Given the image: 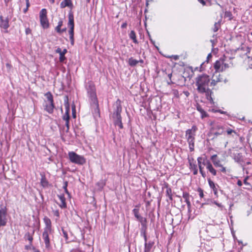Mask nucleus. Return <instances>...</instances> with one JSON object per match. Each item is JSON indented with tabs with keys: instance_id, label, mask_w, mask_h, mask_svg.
<instances>
[{
	"instance_id": "f257e3e1",
	"label": "nucleus",
	"mask_w": 252,
	"mask_h": 252,
	"mask_svg": "<svg viewBox=\"0 0 252 252\" xmlns=\"http://www.w3.org/2000/svg\"><path fill=\"white\" fill-rule=\"evenodd\" d=\"M210 77L206 74H201L195 78V85L197 91L201 94L205 93L208 100L212 101L211 91L209 89Z\"/></svg>"
},
{
	"instance_id": "f03ea898",
	"label": "nucleus",
	"mask_w": 252,
	"mask_h": 252,
	"mask_svg": "<svg viewBox=\"0 0 252 252\" xmlns=\"http://www.w3.org/2000/svg\"><path fill=\"white\" fill-rule=\"evenodd\" d=\"M54 230L43 229L42 238L45 244L46 250L50 251L52 249L51 242L54 239Z\"/></svg>"
},
{
	"instance_id": "7ed1b4c3",
	"label": "nucleus",
	"mask_w": 252,
	"mask_h": 252,
	"mask_svg": "<svg viewBox=\"0 0 252 252\" xmlns=\"http://www.w3.org/2000/svg\"><path fill=\"white\" fill-rule=\"evenodd\" d=\"M197 128L196 126H193L191 128L189 129L186 131V138L189 145L190 152L194 151L195 136Z\"/></svg>"
},
{
	"instance_id": "20e7f679",
	"label": "nucleus",
	"mask_w": 252,
	"mask_h": 252,
	"mask_svg": "<svg viewBox=\"0 0 252 252\" xmlns=\"http://www.w3.org/2000/svg\"><path fill=\"white\" fill-rule=\"evenodd\" d=\"M45 96L46 99L44 102V109L48 113L51 114L53 112L55 108L53 95L49 92L45 94Z\"/></svg>"
},
{
	"instance_id": "39448f33",
	"label": "nucleus",
	"mask_w": 252,
	"mask_h": 252,
	"mask_svg": "<svg viewBox=\"0 0 252 252\" xmlns=\"http://www.w3.org/2000/svg\"><path fill=\"white\" fill-rule=\"evenodd\" d=\"M116 109L114 113V118L115 119V125L118 126L120 128L122 129L123 127L122 123V118L121 116V113L122 112V106L121 101L118 99L116 102Z\"/></svg>"
},
{
	"instance_id": "423d86ee",
	"label": "nucleus",
	"mask_w": 252,
	"mask_h": 252,
	"mask_svg": "<svg viewBox=\"0 0 252 252\" xmlns=\"http://www.w3.org/2000/svg\"><path fill=\"white\" fill-rule=\"evenodd\" d=\"M68 158L71 162L77 164L83 165L86 162V159L83 156L79 155L74 152L68 153Z\"/></svg>"
},
{
	"instance_id": "0eeeda50",
	"label": "nucleus",
	"mask_w": 252,
	"mask_h": 252,
	"mask_svg": "<svg viewBox=\"0 0 252 252\" xmlns=\"http://www.w3.org/2000/svg\"><path fill=\"white\" fill-rule=\"evenodd\" d=\"M68 26L69 27L68 33L69 34V38L72 45L74 44V17L72 14L69 13L68 15Z\"/></svg>"
},
{
	"instance_id": "6e6552de",
	"label": "nucleus",
	"mask_w": 252,
	"mask_h": 252,
	"mask_svg": "<svg viewBox=\"0 0 252 252\" xmlns=\"http://www.w3.org/2000/svg\"><path fill=\"white\" fill-rule=\"evenodd\" d=\"M88 94L91 99L94 102H96V94L95 92V88L94 85L92 83H88L86 86Z\"/></svg>"
},
{
	"instance_id": "1a4fd4ad",
	"label": "nucleus",
	"mask_w": 252,
	"mask_h": 252,
	"mask_svg": "<svg viewBox=\"0 0 252 252\" xmlns=\"http://www.w3.org/2000/svg\"><path fill=\"white\" fill-rule=\"evenodd\" d=\"M40 22L41 26L44 29L49 27V22L47 17V10L46 9H42L39 13Z\"/></svg>"
},
{
	"instance_id": "9d476101",
	"label": "nucleus",
	"mask_w": 252,
	"mask_h": 252,
	"mask_svg": "<svg viewBox=\"0 0 252 252\" xmlns=\"http://www.w3.org/2000/svg\"><path fill=\"white\" fill-rule=\"evenodd\" d=\"M201 164L206 166V168L213 175H217V170L213 167L211 162L206 158H203Z\"/></svg>"
},
{
	"instance_id": "9b49d317",
	"label": "nucleus",
	"mask_w": 252,
	"mask_h": 252,
	"mask_svg": "<svg viewBox=\"0 0 252 252\" xmlns=\"http://www.w3.org/2000/svg\"><path fill=\"white\" fill-rule=\"evenodd\" d=\"M7 211L5 207H1L0 208V227L4 226L7 222Z\"/></svg>"
},
{
	"instance_id": "f8f14e48",
	"label": "nucleus",
	"mask_w": 252,
	"mask_h": 252,
	"mask_svg": "<svg viewBox=\"0 0 252 252\" xmlns=\"http://www.w3.org/2000/svg\"><path fill=\"white\" fill-rule=\"evenodd\" d=\"M65 112L63 116V120L65 121V126L68 129L69 128V111H70V108L69 105L68 103H66L65 104Z\"/></svg>"
},
{
	"instance_id": "ddd939ff",
	"label": "nucleus",
	"mask_w": 252,
	"mask_h": 252,
	"mask_svg": "<svg viewBox=\"0 0 252 252\" xmlns=\"http://www.w3.org/2000/svg\"><path fill=\"white\" fill-rule=\"evenodd\" d=\"M135 217L139 220L142 225H144L146 222V220L145 218L141 217L139 214V209L134 208L132 210Z\"/></svg>"
},
{
	"instance_id": "4468645a",
	"label": "nucleus",
	"mask_w": 252,
	"mask_h": 252,
	"mask_svg": "<svg viewBox=\"0 0 252 252\" xmlns=\"http://www.w3.org/2000/svg\"><path fill=\"white\" fill-rule=\"evenodd\" d=\"M9 27V20L7 18H3L2 16H0V27L4 30H7Z\"/></svg>"
},
{
	"instance_id": "2eb2a0df",
	"label": "nucleus",
	"mask_w": 252,
	"mask_h": 252,
	"mask_svg": "<svg viewBox=\"0 0 252 252\" xmlns=\"http://www.w3.org/2000/svg\"><path fill=\"white\" fill-rule=\"evenodd\" d=\"M223 60L220 59L217 61L214 65V68L216 70V72L218 73L223 71Z\"/></svg>"
},
{
	"instance_id": "dca6fc26",
	"label": "nucleus",
	"mask_w": 252,
	"mask_h": 252,
	"mask_svg": "<svg viewBox=\"0 0 252 252\" xmlns=\"http://www.w3.org/2000/svg\"><path fill=\"white\" fill-rule=\"evenodd\" d=\"M221 81V78H220V75L218 73L215 72V74H214L212 82H211V85L212 86H215L217 83Z\"/></svg>"
},
{
	"instance_id": "f3484780",
	"label": "nucleus",
	"mask_w": 252,
	"mask_h": 252,
	"mask_svg": "<svg viewBox=\"0 0 252 252\" xmlns=\"http://www.w3.org/2000/svg\"><path fill=\"white\" fill-rule=\"evenodd\" d=\"M209 187L213 190L215 195L216 196H218V185L215 184L213 181H212L210 178L208 179Z\"/></svg>"
},
{
	"instance_id": "a211bd4d",
	"label": "nucleus",
	"mask_w": 252,
	"mask_h": 252,
	"mask_svg": "<svg viewBox=\"0 0 252 252\" xmlns=\"http://www.w3.org/2000/svg\"><path fill=\"white\" fill-rule=\"evenodd\" d=\"M203 157H198L197 158L198 165L199 169V172L203 178L206 177V173L203 170V167L201 164Z\"/></svg>"
},
{
	"instance_id": "6ab92c4d",
	"label": "nucleus",
	"mask_w": 252,
	"mask_h": 252,
	"mask_svg": "<svg viewBox=\"0 0 252 252\" xmlns=\"http://www.w3.org/2000/svg\"><path fill=\"white\" fill-rule=\"evenodd\" d=\"M43 221L45 224V226L43 229H50L53 230L52 227V223L50 219L47 217H45L43 218Z\"/></svg>"
},
{
	"instance_id": "aec40b11",
	"label": "nucleus",
	"mask_w": 252,
	"mask_h": 252,
	"mask_svg": "<svg viewBox=\"0 0 252 252\" xmlns=\"http://www.w3.org/2000/svg\"><path fill=\"white\" fill-rule=\"evenodd\" d=\"M34 233V229H32V232H28L26 233L24 236V238L26 240H28L31 245L32 244L33 241V235Z\"/></svg>"
},
{
	"instance_id": "412c9836",
	"label": "nucleus",
	"mask_w": 252,
	"mask_h": 252,
	"mask_svg": "<svg viewBox=\"0 0 252 252\" xmlns=\"http://www.w3.org/2000/svg\"><path fill=\"white\" fill-rule=\"evenodd\" d=\"M60 6L62 8H63L65 7H68L71 8L73 6V4L71 0H63L61 3Z\"/></svg>"
},
{
	"instance_id": "4be33fe9",
	"label": "nucleus",
	"mask_w": 252,
	"mask_h": 252,
	"mask_svg": "<svg viewBox=\"0 0 252 252\" xmlns=\"http://www.w3.org/2000/svg\"><path fill=\"white\" fill-rule=\"evenodd\" d=\"M183 197L185 199V201L186 202L188 208H190L191 207V203L189 201L190 195L189 193L184 192L183 193Z\"/></svg>"
},
{
	"instance_id": "5701e85b",
	"label": "nucleus",
	"mask_w": 252,
	"mask_h": 252,
	"mask_svg": "<svg viewBox=\"0 0 252 252\" xmlns=\"http://www.w3.org/2000/svg\"><path fill=\"white\" fill-rule=\"evenodd\" d=\"M58 197L61 201V203L59 205L62 208H65L66 207V205L65 203V199L64 195H59Z\"/></svg>"
},
{
	"instance_id": "b1692460",
	"label": "nucleus",
	"mask_w": 252,
	"mask_h": 252,
	"mask_svg": "<svg viewBox=\"0 0 252 252\" xmlns=\"http://www.w3.org/2000/svg\"><path fill=\"white\" fill-rule=\"evenodd\" d=\"M153 243H147L146 242L145 243V248H144V252H151V249L153 247Z\"/></svg>"
},
{
	"instance_id": "393cba45",
	"label": "nucleus",
	"mask_w": 252,
	"mask_h": 252,
	"mask_svg": "<svg viewBox=\"0 0 252 252\" xmlns=\"http://www.w3.org/2000/svg\"><path fill=\"white\" fill-rule=\"evenodd\" d=\"M106 182L104 180H100L96 184L98 188V189L101 190L105 186Z\"/></svg>"
},
{
	"instance_id": "a878e982",
	"label": "nucleus",
	"mask_w": 252,
	"mask_h": 252,
	"mask_svg": "<svg viewBox=\"0 0 252 252\" xmlns=\"http://www.w3.org/2000/svg\"><path fill=\"white\" fill-rule=\"evenodd\" d=\"M129 38L132 39L134 43H137L138 41L136 39V33L134 31H131L129 34Z\"/></svg>"
},
{
	"instance_id": "bb28decb",
	"label": "nucleus",
	"mask_w": 252,
	"mask_h": 252,
	"mask_svg": "<svg viewBox=\"0 0 252 252\" xmlns=\"http://www.w3.org/2000/svg\"><path fill=\"white\" fill-rule=\"evenodd\" d=\"M63 25V22L62 21H60L58 22V25L56 28V31L58 33H62L63 32L65 31L66 29L61 30V28Z\"/></svg>"
},
{
	"instance_id": "cd10ccee",
	"label": "nucleus",
	"mask_w": 252,
	"mask_h": 252,
	"mask_svg": "<svg viewBox=\"0 0 252 252\" xmlns=\"http://www.w3.org/2000/svg\"><path fill=\"white\" fill-rule=\"evenodd\" d=\"M56 53H59L60 54V61L61 62H63L64 59H65V57H64V53H63L62 52V50L61 48H58L57 50H56Z\"/></svg>"
},
{
	"instance_id": "c85d7f7f",
	"label": "nucleus",
	"mask_w": 252,
	"mask_h": 252,
	"mask_svg": "<svg viewBox=\"0 0 252 252\" xmlns=\"http://www.w3.org/2000/svg\"><path fill=\"white\" fill-rule=\"evenodd\" d=\"M139 63V61L130 58L128 59V64L131 66H135Z\"/></svg>"
},
{
	"instance_id": "c756f323",
	"label": "nucleus",
	"mask_w": 252,
	"mask_h": 252,
	"mask_svg": "<svg viewBox=\"0 0 252 252\" xmlns=\"http://www.w3.org/2000/svg\"><path fill=\"white\" fill-rule=\"evenodd\" d=\"M232 65V64L231 63L230 61H229V63H227L225 62V60H223V71L229 68Z\"/></svg>"
},
{
	"instance_id": "7c9ffc66",
	"label": "nucleus",
	"mask_w": 252,
	"mask_h": 252,
	"mask_svg": "<svg viewBox=\"0 0 252 252\" xmlns=\"http://www.w3.org/2000/svg\"><path fill=\"white\" fill-rule=\"evenodd\" d=\"M197 109L201 113L202 118H204L208 116V115L206 113V112L205 111H204V110L200 107H197Z\"/></svg>"
},
{
	"instance_id": "2f4dec72",
	"label": "nucleus",
	"mask_w": 252,
	"mask_h": 252,
	"mask_svg": "<svg viewBox=\"0 0 252 252\" xmlns=\"http://www.w3.org/2000/svg\"><path fill=\"white\" fill-rule=\"evenodd\" d=\"M189 167L191 169H193L197 167V165L195 163L193 162V159H189Z\"/></svg>"
},
{
	"instance_id": "473e14b6",
	"label": "nucleus",
	"mask_w": 252,
	"mask_h": 252,
	"mask_svg": "<svg viewBox=\"0 0 252 252\" xmlns=\"http://www.w3.org/2000/svg\"><path fill=\"white\" fill-rule=\"evenodd\" d=\"M41 184L43 187H46L48 185V182L45 178H42L41 180Z\"/></svg>"
},
{
	"instance_id": "72a5a7b5",
	"label": "nucleus",
	"mask_w": 252,
	"mask_h": 252,
	"mask_svg": "<svg viewBox=\"0 0 252 252\" xmlns=\"http://www.w3.org/2000/svg\"><path fill=\"white\" fill-rule=\"evenodd\" d=\"M213 163L216 167L222 166V164L220 163V161L219 159H216L214 160V161H213Z\"/></svg>"
},
{
	"instance_id": "f704fd0d",
	"label": "nucleus",
	"mask_w": 252,
	"mask_h": 252,
	"mask_svg": "<svg viewBox=\"0 0 252 252\" xmlns=\"http://www.w3.org/2000/svg\"><path fill=\"white\" fill-rule=\"evenodd\" d=\"M167 195L169 197V199L171 200H172V195L171 194V189H169L166 190V191Z\"/></svg>"
},
{
	"instance_id": "c9c22d12",
	"label": "nucleus",
	"mask_w": 252,
	"mask_h": 252,
	"mask_svg": "<svg viewBox=\"0 0 252 252\" xmlns=\"http://www.w3.org/2000/svg\"><path fill=\"white\" fill-rule=\"evenodd\" d=\"M226 132L228 135H230V134H232V133H236L234 130H232V129H231L230 128H227Z\"/></svg>"
},
{
	"instance_id": "e433bc0d",
	"label": "nucleus",
	"mask_w": 252,
	"mask_h": 252,
	"mask_svg": "<svg viewBox=\"0 0 252 252\" xmlns=\"http://www.w3.org/2000/svg\"><path fill=\"white\" fill-rule=\"evenodd\" d=\"M249 179V176L246 177L244 180V184L247 186H249L251 187V184L247 182V180Z\"/></svg>"
},
{
	"instance_id": "4c0bfd02",
	"label": "nucleus",
	"mask_w": 252,
	"mask_h": 252,
	"mask_svg": "<svg viewBox=\"0 0 252 252\" xmlns=\"http://www.w3.org/2000/svg\"><path fill=\"white\" fill-rule=\"evenodd\" d=\"M198 191L199 192V196L201 197V198H202L204 196V194H203V190L201 189H198Z\"/></svg>"
},
{
	"instance_id": "58836bf2",
	"label": "nucleus",
	"mask_w": 252,
	"mask_h": 252,
	"mask_svg": "<svg viewBox=\"0 0 252 252\" xmlns=\"http://www.w3.org/2000/svg\"><path fill=\"white\" fill-rule=\"evenodd\" d=\"M219 24L218 23H216L215 24L214 28L213 29L214 32H216L217 31H218V30L219 29Z\"/></svg>"
},
{
	"instance_id": "ea45409f",
	"label": "nucleus",
	"mask_w": 252,
	"mask_h": 252,
	"mask_svg": "<svg viewBox=\"0 0 252 252\" xmlns=\"http://www.w3.org/2000/svg\"><path fill=\"white\" fill-rule=\"evenodd\" d=\"M172 92L175 96L177 97H178L179 96L178 91L177 90H173L172 91Z\"/></svg>"
},
{
	"instance_id": "a19ab883",
	"label": "nucleus",
	"mask_w": 252,
	"mask_h": 252,
	"mask_svg": "<svg viewBox=\"0 0 252 252\" xmlns=\"http://www.w3.org/2000/svg\"><path fill=\"white\" fill-rule=\"evenodd\" d=\"M72 116H73V118H75L76 117L75 106H72Z\"/></svg>"
},
{
	"instance_id": "79ce46f5",
	"label": "nucleus",
	"mask_w": 252,
	"mask_h": 252,
	"mask_svg": "<svg viewBox=\"0 0 252 252\" xmlns=\"http://www.w3.org/2000/svg\"><path fill=\"white\" fill-rule=\"evenodd\" d=\"M62 230H63V237L65 238L66 240H67L68 236H67V232H65L63 229Z\"/></svg>"
},
{
	"instance_id": "37998d69",
	"label": "nucleus",
	"mask_w": 252,
	"mask_h": 252,
	"mask_svg": "<svg viewBox=\"0 0 252 252\" xmlns=\"http://www.w3.org/2000/svg\"><path fill=\"white\" fill-rule=\"evenodd\" d=\"M217 157V155H213V156H212L211 157V160L212 161V162H213V161H214V160H215L217 159L216 158Z\"/></svg>"
},
{
	"instance_id": "c03bdc74",
	"label": "nucleus",
	"mask_w": 252,
	"mask_h": 252,
	"mask_svg": "<svg viewBox=\"0 0 252 252\" xmlns=\"http://www.w3.org/2000/svg\"><path fill=\"white\" fill-rule=\"evenodd\" d=\"M220 171L222 173H226V168L225 167H223L222 165V166H220Z\"/></svg>"
},
{
	"instance_id": "a18cd8bd",
	"label": "nucleus",
	"mask_w": 252,
	"mask_h": 252,
	"mask_svg": "<svg viewBox=\"0 0 252 252\" xmlns=\"http://www.w3.org/2000/svg\"><path fill=\"white\" fill-rule=\"evenodd\" d=\"M225 16L228 17L230 19L231 18V13L230 12L226 11L225 13Z\"/></svg>"
},
{
	"instance_id": "49530a36",
	"label": "nucleus",
	"mask_w": 252,
	"mask_h": 252,
	"mask_svg": "<svg viewBox=\"0 0 252 252\" xmlns=\"http://www.w3.org/2000/svg\"><path fill=\"white\" fill-rule=\"evenodd\" d=\"M54 215L58 217L60 216V213L58 210H55L54 211Z\"/></svg>"
},
{
	"instance_id": "de8ad7c7",
	"label": "nucleus",
	"mask_w": 252,
	"mask_h": 252,
	"mask_svg": "<svg viewBox=\"0 0 252 252\" xmlns=\"http://www.w3.org/2000/svg\"><path fill=\"white\" fill-rule=\"evenodd\" d=\"M193 170V173L194 175H197L198 173V169L197 168H194L192 169Z\"/></svg>"
},
{
	"instance_id": "09e8293b",
	"label": "nucleus",
	"mask_w": 252,
	"mask_h": 252,
	"mask_svg": "<svg viewBox=\"0 0 252 252\" xmlns=\"http://www.w3.org/2000/svg\"><path fill=\"white\" fill-rule=\"evenodd\" d=\"M26 34H28L31 33V30L30 28H27L25 31Z\"/></svg>"
},
{
	"instance_id": "8fccbe9b",
	"label": "nucleus",
	"mask_w": 252,
	"mask_h": 252,
	"mask_svg": "<svg viewBox=\"0 0 252 252\" xmlns=\"http://www.w3.org/2000/svg\"><path fill=\"white\" fill-rule=\"evenodd\" d=\"M214 203L220 208H222V207H223V206L222 205V204L221 203H219L217 202L216 201H214Z\"/></svg>"
},
{
	"instance_id": "3c124183",
	"label": "nucleus",
	"mask_w": 252,
	"mask_h": 252,
	"mask_svg": "<svg viewBox=\"0 0 252 252\" xmlns=\"http://www.w3.org/2000/svg\"><path fill=\"white\" fill-rule=\"evenodd\" d=\"M6 66L7 67V68L8 69V70H10L11 68V65L10 63H7L6 64Z\"/></svg>"
},
{
	"instance_id": "603ef678",
	"label": "nucleus",
	"mask_w": 252,
	"mask_h": 252,
	"mask_svg": "<svg viewBox=\"0 0 252 252\" xmlns=\"http://www.w3.org/2000/svg\"><path fill=\"white\" fill-rule=\"evenodd\" d=\"M126 26H127V23L126 22H125L122 25L121 28L123 29H124V28H126Z\"/></svg>"
},
{
	"instance_id": "864d4df0",
	"label": "nucleus",
	"mask_w": 252,
	"mask_h": 252,
	"mask_svg": "<svg viewBox=\"0 0 252 252\" xmlns=\"http://www.w3.org/2000/svg\"><path fill=\"white\" fill-rule=\"evenodd\" d=\"M32 245H31V244H30V245H27V246H25V249H26V250H29V249H31L32 248Z\"/></svg>"
},
{
	"instance_id": "5fc2aeb1",
	"label": "nucleus",
	"mask_w": 252,
	"mask_h": 252,
	"mask_svg": "<svg viewBox=\"0 0 252 252\" xmlns=\"http://www.w3.org/2000/svg\"><path fill=\"white\" fill-rule=\"evenodd\" d=\"M32 249L33 250V252H40L38 250L36 249L34 247H32Z\"/></svg>"
},
{
	"instance_id": "6e6d98bb",
	"label": "nucleus",
	"mask_w": 252,
	"mask_h": 252,
	"mask_svg": "<svg viewBox=\"0 0 252 252\" xmlns=\"http://www.w3.org/2000/svg\"><path fill=\"white\" fill-rule=\"evenodd\" d=\"M198 1L202 4L203 5H205L206 3L204 0H198Z\"/></svg>"
},
{
	"instance_id": "4d7b16f0",
	"label": "nucleus",
	"mask_w": 252,
	"mask_h": 252,
	"mask_svg": "<svg viewBox=\"0 0 252 252\" xmlns=\"http://www.w3.org/2000/svg\"><path fill=\"white\" fill-rule=\"evenodd\" d=\"M237 184L239 187L242 186V182L240 180H238Z\"/></svg>"
},
{
	"instance_id": "13d9d810",
	"label": "nucleus",
	"mask_w": 252,
	"mask_h": 252,
	"mask_svg": "<svg viewBox=\"0 0 252 252\" xmlns=\"http://www.w3.org/2000/svg\"><path fill=\"white\" fill-rule=\"evenodd\" d=\"M173 59H174L175 60H177L179 59V56H177V55H175V56H173Z\"/></svg>"
},
{
	"instance_id": "bf43d9fd",
	"label": "nucleus",
	"mask_w": 252,
	"mask_h": 252,
	"mask_svg": "<svg viewBox=\"0 0 252 252\" xmlns=\"http://www.w3.org/2000/svg\"><path fill=\"white\" fill-rule=\"evenodd\" d=\"M212 58V55H211V53H210V54H209L208 55V56H207V61H208L209 59L210 58Z\"/></svg>"
},
{
	"instance_id": "052dcab7",
	"label": "nucleus",
	"mask_w": 252,
	"mask_h": 252,
	"mask_svg": "<svg viewBox=\"0 0 252 252\" xmlns=\"http://www.w3.org/2000/svg\"><path fill=\"white\" fill-rule=\"evenodd\" d=\"M218 112H220L221 114H225L226 113V112L220 110H219Z\"/></svg>"
},
{
	"instance_id": "680f3d73",
	"label": "nucleus",
	"mask_w": 252,
	"mask_h": 252,
	"mask_svg": "<svg viewBox=\"0 0 252 252\" xmlns=\"http://www.w3.org/2000/svg\"><path fill=\"white\" fill-rule=\"evenodd\" d=\"M184 94L186 96H188V95L189 94V93L188 92H184Z\"/></svg>"
},
{
	"instance_id": "e2e57ef3",
	"label": "nucleus",
	"mask_w": 252,
	"mask_h": 252,
	"mask_svg": "<svg viewBox=\"0 0 252 252\" xmlns=\"http://www.w3.org/2000/svg\"><path fill=\"white\" fill-rule=\"evenodd\" d=\"M49 0L52 3H53L55 2V0Z\"/></svg>"
},
{
	"instance_id": "0e129e2a",
	"label": "nucleus",
	"mask_w": 252,
	"mask_h": 252,
	"mask_svg": "<svg viewBox=\"0 0 252 252\" xmlns=\"http://www.w3.org/2000/svg\"><path fill=\"white\" fill-rule=\"evenodd\" d=\"M144 239H145V243L147 241V238H146V236L145 234H144Z\"/></svg>"
},
{
	"instance_id": "69168bd1",
	"label": "nucleus",
	"mask_w": 252,
	"mask_h": 252,
	"mask_svg": "<svg viewBox=\"0 0 252 252\" xmlns=\"http://www.w3.org/2000/svg\"><path fill=\"white\" fill-rule=\"evenodd\" d=\"M67 51L66 49H64L63 51H62V52L64 53V54L66 53Z\"/></svg>"
},
{
	"instance_id": "338daca9",
	"label": "nucleus",
	"mask_w": 252,
	"mask_h": 252,
	"mask_svg": "<svg viewBox=\"0 0 252 252\" xmlns=\"http://www.w3.org/2000/svg\"><path fill=\"white\" fill-rule=\"evenodd\" d=\"M215 134L216 135H218L220 134V133H219V132H216V133H215Z\"/></svg>"
},
{
	"instance_id": "774afa93",
	"label": "nucleus",
	"mask_w": 252,
	"mask_h": 252,
	"mask_svg": "<svg viewBox=\"0 0 252 252\" xmlns=\"http://www.w3.org/2000/svg\"><path fill=\"white\" fill-rule=\"evenodd\" d=\"M171 75H171V74H169V75H168L169 77V78H171Z\"/></svg>"
}]
</instances>
